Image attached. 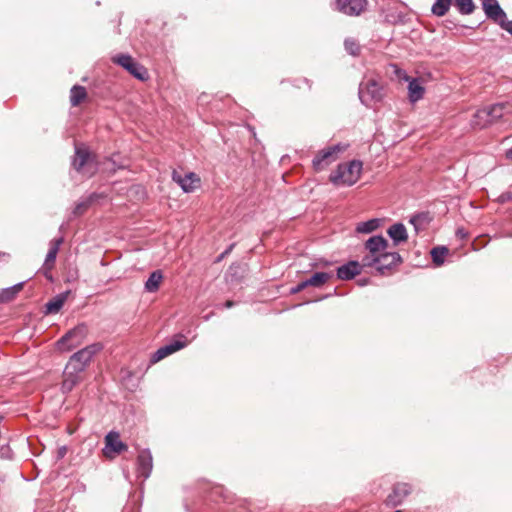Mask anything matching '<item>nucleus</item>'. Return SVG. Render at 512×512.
<instances>
[{
    "mask_svg": "<svg viewBox=\"0 0 512 512\" xmlns=\"http://www.w3.org/2000/svg\"><path fill=\"white\" fill-rule=\"evenodd\" d=\"M103 348L101 343H93L74 353L63 372L62 391L70 392L80 381L81 373L88 367L92 358Z\"/></svg>",
    "mask_w": 512,
    "mask_h": 512,
    "instance_id": "1",
    "label": "nucleus"
},
{
    "mask_svg": "<svg viewBox=\"0 0 512 512\" xmlns=\"http://www.w3.org/2000/svg\"><path fill=\"white\" fill-rule=\"evenodd\" d=\"M362 163L352 160L348 163L339 164L337 169L330 174V181L336 186H352L361 175Z\"/></svg>",
    "mask_w": 512,
    "mask_h": 512,
    "instance_id": "2",
    "label": "nucleus"
},
{
    "mask_svg": "<svg viewBox=\"0 0 512 512\" xmlns=\"http://www.w3.org/2000/svg\"><path fill=\"white\" fill-rule=\"evenodd\" d=\"M359 99L365 106L379 102L383 98V88L375 78H365L359 85Z\"/></svg>",
    "mask_w": 512,
    "mask_h": 512,
    "instance_id": "3",
    "label": "nucleus"
},
{
    "mask_svg": "<svg viewBox=\"0 0 512 512\" xmlns=\"http://www.w3.org/2000/svg\"><path fill=\"white\" fill-rule=\"evenodd\" d=\"M88 334V327L82 323L68 331L61 339L58 340L57 345L60 350H71L81 345Z\"/></svg>",
    "mask_w": 512,
    "mask_h": 512,
    "instance_id": "4",
    "label": "nucleus"
},
{
    "mask_svg": "<svg viewBox=\"0 0 512 512\" xmlns=\"http://www.w3.org/2000/svg\"><path fill=\"white\" fill-rule=\"evenodd\" d=\"M74 169L84 176L91 177L96 172V165L86 148H75V156L72 162Z\"/></svg>",
    "mask_w": 512,
    "mask_h": 512,
    "instance_id": "5",
    "label": "nucleus"
},
{
    "mask_svg": "<svg viewBox=\"0 0 512 512\" xmlns=\"http://www.w3.org/2000/svg\"><path fill=\"white\" fill-rule=\"evenodd\" d=\"M112 61L115 64L123 67L127 70L131 75L139 80H146L148 77L147 70L144 66L137 63L130 55L128 54H118L112 57Z\"/></svg>",
    "mask_w": 512,
    "mask_h": 512,
    "instance_id": "6",
    "label": "nucleus"
},
{
    "mask_svg": "<svg viewBox=\"0 0 512 512\" xmlns=\"http://www.w3.org/2000/svg\"><path fill=\"white\" fill-rule=\"evenodd\" d=\"M345 148L346 147L341 144H336L319 151L312 160L313 168L316 171L323 170L326 166L334 162L337 159L338 153L344 151Z\"/></svg>",
    "mask_w": 512,
    "mask_h": 512,
    "instance_id": "7",
    "label": "nucleus"
},
{
    "mask_svg": "<svg viewBox=\"0 0 512 512\" xmlns=\"http://www.w3.org/2000/svg\"><path fill=\"white\" fill-rule=\"evenodd\" d=\"M482 10L486 18L493 23L500 25L507 17L506 12L500 6L498 0H480Z\"/></svg>",
    "mask_w": 512,
    "mask_h": 512,
    "instance_id": "8",
    "label": "nucleus"
},
{
    "mask_svg": "<svg viewBox=\"0 0 512 512\" xmlns=\"http://www.w3.org/2000/svg\"><path fill=\"white\" fill-rule=\"evenodd\" d=\"M172 179L176 182L185 193L195 191L200 185V178L194 172H189L182 176L176 170L172 173Z\"/></svg>",
    "mask_w": 512,
    "mask_h": 512,
    "instance_id": "9",
    "label": "nucleus"
},
{
    "mask_svg": "<svg viewBox=\"0 0 512 512\" xmlns=\"http://www.w3.org/2000/svg\"><path fill=\"white\" fill-rule=\"evenodd\" d=\"M401 262V256L397 252H382L378 255L376 271L380 275L389 273L393 267Z\"/></svg>",
    "mask_w": 512,
    "mask_h": 512,
    "instance_id": "10",
    "label": "nucleus"
},
{
    "mask_svg": "<svg viewBox=\"0 0 512 512\" xmlns=\"http://www.w3.org/2000/svg\"><path fill=\"white\" fill-rule=\"evenodd\" d=\"M63 243V238L59 237L56 239H53L50 242V247L48 250V253L46 255L42 270L45 275V277L49 280H52V275L50 274V271L53 269L55 260L60 248V245Z\"/></svg>",
    "mask_w": 512,
    "mask_h": 512,
    "instance_id": "11",
    "label": "nucleus"
},
{
    "mask_svg": "<svg viewBox=\"0 0 512 512\" xmlns=\"http://www.w3.org/2000/svg\"><path fill=\"white\" fill-rule=\"evenodd\" d=\"M153 468V459L149 449L139 451L137 456V475L144 480L149 478Z\"/></svg>",
    "mask_w": 512,
    "mask_h": 512,
    "instance_id": "12",
    "label": "nucleus"
},
{
    "mask_svg": "<svg viewBox=\"0 0 512 512\" xmlns=\"http://www.w3.org/2000/svg\"><path fill=\"white\" fill-rule=\"evenodd\" d=\"M337 9L349 16H358L364 10L366 0H337Z\"/></svg>",
    "mask_w": 512,
    "mask_h": 512,
    "instance_id": "13",
    "label": "nucleus"
},
{
    "mask_svg": "<svg viewBox=\"0 0 512 512\" xmlns=\"http://www.w3.org/2000/svg\"><path fill=\"white\" fill-rule=\"evenodd\" d=\"M411 493V486L407 483H397L393 487L392 493L387 497L386 504L398 506Z\"/></svg>",
    "mask_w": 512,
    "mask_h": 512,
    "instance_id": "14",
    "label": "nucleus"
},
{
    "mask_svg": "<svg viewBox=\"0 0 512 512\" xmlns=\"http://www.w3.org/2000/svg\"><path fill=\"white\" fill-rule=\"evenodd\" d=\"M396 73L399 78H403L405 81H408V93L409 99L411 102H417L424 95V88L421 86L419 81L416 78H410L403 71L396 70Z\"/></svg>",
    "mask_w": 512,
    "mask_h": 512,
    "instance_id": "15",
    "label": "nucleus"
},
{
    "mask_svg": "<svg viewBox=\"0 0 512 512\" xmlns=\"http://www.w3.org/2000/svg\"><path fill=\"white\" fill-rule=\"evenodd\" d=\"M361 273V265L358 261H349L337 268V277L341 280H350Z\"/></svg>",
    "mask_w": 512,
    "mask_h": 512,
    "instance_id": "16",
    "label": "nucleus"
},
{
    "mask_svg": "<svg viewBox=\"0 0 512 512\" xmlns=\"http://www.w3.org/2000/svg\"><path fill=\"white\" fill-rule=\"evenodd\" d=\"M186 346V341L183 340H174L173 342L160 347L153 355L152 360L154 362L160 361L168 355L184 348Z\"/></svg>",
    "mask_w": 512,
    "mask_h": 512,
    "instance_id": "17",
    "label": "nucleus"
},
{
    "mask_svg": "<svg viewBox=\"0 0 512 512\" xmlns=\"http://www.w3.org/2000/svg\"><path fill=\"white\" fill-rule=\"evenodd\" d=\"M388 247V241L381 235L370 237L365 242V248L370 253L381 254Z\"/></svg>",
    "mask_w": 512,
    "mask_h": 512,
    "instance_id": "18",
    "label": "nucleus"
},
{
    "mask_svg": "<svg viewBox=\"0 0 512 512\" xmlns=\"http://www.w3.org/2000/svg\"><path fill=\"white\" fill-rule=\"evenodd\" d=\"M106 449H110L114 453H121L127 450V445L120 440V436L117 432L111 431L105 437Z\"/></svg>",
    "mask_w": 512,
    "mask_h": 512,
    "instance_id": "19",
    "label": "nucleus"
},
{
    "mask_svg": "<svg viewBox=\"0 0 512 512\" xmlns=\"http://www.w3.org/2000/svg\"><path fill=\"white\" fill-rule=\"evenodd\" d=\"M387 233L395 244L405 242L408 238L407 230L402 223H395L391 225L388 228Z\"/></svg>",
    "mask_w": 512,
    "mask_h": 512,
    "instance_id": "20",
    "label": "nucleus"
},
{
    "mask_svg": "<svg viewBox=\"0 0 512 512\" xmlns=\"http://www.w3.org/2000/svg\"><path fill=\"white\" fill-rule=\"evenodd\" d=\"M491 123L493 121L487 107L477 110L471 120L472 126L477 128H484Z\"/></svg>",
    "mask_w": 512,
    "mask_h": 512,
    "instance_id": "21",
    "label": "nucleus"
},
{
    "mask_svg": "<svg viewBox=\"0 0 512 512\" xmlns=\"http://www.w3.org/2000/svg\"><path fill=\"white\" fill-rule=\"evenodd\" d=\"M452 4L454 5V0H435L431 7V13L434 16L443 17L448 13Z\"/></svg>",
    "mask_w": 512,
    "mask_h": 512,
    "instance_id": "22",
    "label": "nucleus"
},
{
    "mask_svg": "<svg viewBox=\"0 0 512 512\" xmlns=\"http://www.w3.org/2000/svg\"><path fill=\"white\" fill-rule=\"evenodd\" d=\"M23 282L15 284L11 287L0 290V303H6L13 300L16 295L22 290Z\"/></svg>",
    "mask_w": 512,
    "mask_h": 512,
    "instance_id": "23",
    "label": "nucleus"
},
{
    "mask_svg": "<svg viewBox=\"0 0 512 512\" xmlns=\"http://www.w3.org/2000/svg\"><path fill=\"white\" fill-rule=\"evenodd\" d=\"M163 280V274L160 270L153 271L145 282V290L148 292H156Z\"/></svg>",
    "mask_w": 512,
    "mask_h": 512,
    "instance_id": "24",
    "label": "nucleus"
},
{
    "mask_svg": "<svg viewBox=\"0 0 512 512\" xmlns=\"http://www.w3.org/2000/svg\"><path fill=\"white\" fill-rule=\"evenodd\" d=\"M66 298V294L63 293L57 295L52 300L48 301L45 305L46 313L53 314L59 312V310L63 307Z\"/></svg>",
    "mask_w": 512,
    "mask_h": 512,
    "instance_id": "25",
    "label": "nucleus"
},
{
    "mask_svg": "<svg viewBox=\"0 0 512 512\" xmlns=\"http://www.w3.org/2000/svg\"><path fill=\"white\" fill-rule=\"evenodd\" d=\"M454 7L461 15H471L476 10L473 0H454Z\"/></svg>",
    "mask_w": 512,
    "mask_h": 512,
    "instance_id": "26",
    "label": "nucleus"
},
{
    "mask_svg": "<svg viewBox=\"0 0 512 512\" xmlns=\"http://www.w3.org/2000/svg\"><path fill=\"white\" fill-rule=\"evenodd\" d=\"M331 274L326 272H316L314 275H312L309 279L305 280L307 287L313 286V287H321L323 284H325L328 279H330Z\"/></svg>",
    "mask_w": 512,
    "mask_h": 512,
    "instance_id": "27",
    "label": "nucleus"
},
{
    "mask_svg": "<svg viewBox=\"0 0 512 512\" xmlns=\"http://www.w3.org/2000/svg\"><path fill=\"white\" fill-rule=\"evenodd\" d=\"M429 221L430 218L426 213H419L410 218V223L413 225L416 233L422 231Z\"/></svg>",
    "mask_w": 512,
    "mask_h": 512,
    "instance_id": "28",
    "label": "nucleus"
},
{
    "mask_svg": "<svg viewBox=\"0 0 512 512\" xmlns=\"http://www.w3.org/2000/svg\"><path fill=\"white\" fill-rule=\"evenodd\" d=\"M87 93L84 87L75 85L70 92V102L72 106L79 105L86 97Z\"/></svg>",
    "mask_w": 512,
    "mask_h": 512,
    "instance_id": "29",
    "label": "nucleus"
},
{
    "mask_svg": "<svg viewBox=\"0 0 512 512\" xmlns=\"http://www.w3.org/2000/svg\"><path fill=\"white\" fill-rule=\"evenodd\" d=\"M379 226H380V220L377 218H374V219H370L368 221L359 223L356 227V231L358 233L368 234V233H371V232L377 230L379 228Z\"/></svg>",
    "mask_w": 512,
    "mask_h": 512,
    "instance_id": "30",
    "label": "nucleus"
},
{
    "mask_svg": "<svg viewBox=\"0 0 512 512\" xmlns=\"http://www.w3.org/2000/svg\"><path fill=\"white\" fill-rule=\"evenodd\" d=\"M449 250L445 246H437L431 250V256L434 264L440 266L444 263V258L448 254Z\"/></svg>",
    "mask_w": 512,
    "mask_h": 512,
    "instance_id": "31",
    "label": "nucleus"
},
{
    "mask_svg": "<svg viewBox=\"0 0 512 512\" xmlns=\"http://www.w3.org/2000/svg\"><path fill=\"white\" fill-rule=\"evenodd\" d=\"M507 106V103H496L487 107L493 122L500 119L504 115Z\"/></svg>",
    "mask_w": 512,
    "mask_h": 512,
    "instance_id": "32",
    "label": "nucleus"
},
{
    "mask_svg": "<svg viewBox=\"0 0 512 512\" xmlns=\"http://www.w3.org/2000/svg\"><path fill=\"white\" fill-rule=\"evenodd\" d=\"M94 198H95V194H92L86 200L78 202L75 205L72 214L74 216H79V215L83 214L88 209L90 204L93 202Z\"/></svg>",
    "mask_w": 512,
    "mask_h": 512,
    "instance_id": "33",
    "label": "nucleus"
},
{
    "mask_svg": "<svg viewBox=\"0 0 512 512\" xmlns=\"http://www.w3.org/2000/svg\"><path fill=\"white\" fill-rule=\"evenodd\" d=\"M378 255L379 254L370 253V252H368V254L364 255L361 259V262H359L361 265V269L364 267H374L376 269Z\"/></svg>",
    "mask_w": 512,
    "mask_h": 512,
    "instance_id": "34",
    "label": "nucleus"
},
{
    "mask_svg": "<svg viewBox=\"0 0 512 512\" xmlns=\"http://www.w3.org/2000/svg\"><path fill=\"white\" fill-rule=\"evenodd\" d=\"M346 51L351 55H358L360 47L354 39H346L344 42Z\"/></svg>",
    "mask_w": 512,
    "mask_h": 512,
    "instance_id": "35",
    "label": "nucleus"
},
{
    "mask_svg": "<svg viewBox=\"0 0 512 512\" xmlns=\"http://www.w3.org/2000/svg\"><path fill=\"white\" fill-rule=\"evenodd\" d=\"M503 30L507 31L510 35H512V20H508L506 17L502 24L499 25Z\"/></svg>",
    "mask_w": 512,
    "mask_h": 512,
    "instance_id": "36",
    "label": "nucleus"
},
{
    "mask_svg": "<svg viewBox=\"0 0 512 512\" xmlns=\"http://www.w3.org/2000/svg\"><path fill=\"white\" fill-rule=\"evenodd\" d=\"M306 287H307L306 282H305V281H302V282H300L299 284H297L296 286L292 287V288L290 289V293H291V294L299 293V292H301L302 290H304Z\"/></svg>",
    "mask_w": 512,
    "mask_h": 512,
    "instance_id": "37",
    "label": "nucleus"
},
{
    "mask_svg": "<svg viewBox=\"0 0 512 512\" xmlns=\"http://www.w3.org/2000/svg\"><path fill=\"white\" fill-rule=\"evenodd\" d=\"M500 201L503 203L512 201V192H505V193L501 194Z\"/></svg>",
    "mask_w": 512,
    "mask_h": 512,
    "instance_id": "38",
    "label": "nucleus"
},
{
    "mask_svg": "<svg viewBox=\"0 0 512 512\" xmlns=\"http://www.w3.org/2000/svg\"><path fill=\"white\" fill-rule=\"evenodd\" d=\"M506 159L512 161V147L505 152Z\"/></svg>",
    "mask_w": 512,
    "mask_h": 512,
    "instance_id": "39",
    "label": "nucleus"
},
{
    "mask_svg": "<svg viewBox=\"0 0 512 512\" xmlns=\"http://www.w3.org/2000/svg\"><path fill=\"white\" fill-rule=\"evenodd\" d=\"M233 246L234 245L232 244L225 252H223L219 257V260H221L225 255H227L232 250Z\"/></svg>",
    "mask_w": 512,
    "mask_h": 512,
    "instance_id": "40",
    "label": "nucleus"
},
{
    "mask_svg": "<svg viewBox=\"0 0 512 512\" xmlns=\"http://www.w3.org/2000/svg\"><path fill=\"white\" fill-rule=\"evenodd\" d=\"M233 306H234V302L231 301V300L226 301L225 304H224L225 308H231Z\"/></svg>",
    "mask_w": 512,
    "mask_h": 512,
    "instance_id": "41",
    "label": "nucleus"
},
{
    "mask_svg": "<svg viewBox=\"0 0 512 512\" xmlns=\"http://www.w3.org/2000/svg\"><path fill=\"white\" fill-rule=\"evenodd\" d=\"M359 285L364 286L368 283V279H360L358 280Z\"/></svg>",
    "mask_w": 512,
    "mask_h": 512,
    "instance_id": "42",
    "label": "nucleus"
},
{
    "mask_svg": "<svg viewBox=\"0 0 512 512\" xmlns=\"http://www.w3.org/2000/svg\"><path fill=\"white\" fill-rule=\"evenodd\" d=\"M458 234H460V235H461V237H463V236H464L463 232H461L460 230L458 231Z\"/></svg>",
    "mask_w": 512,
    "mask_h": 512,
    "instance_id": "43",
    "label": "nucleus"
},
{
    "mask_svg": "<svg viewBox=\"0 0 512 512\" xmlns=\"http://www.w3.org/2000/svg\"><path fill=\"white\" fill-rule=\"evenodd\" d=\"M395 512H402V511H401V510H397V511H395Z\"/></svg>",
    "mask_w": 512,
    "mask_h": 512,
    "instance_id": "44",
    "label": "nucleus"
}]
</instances>
